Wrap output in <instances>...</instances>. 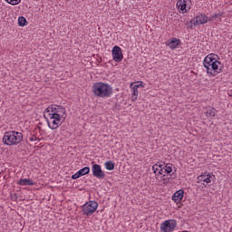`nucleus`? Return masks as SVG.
Masks as SVG:
<instances>
[{
	"instance_id": "obj_1",
	"label": "nucleus",
	"mask_w": 232,
	"mask_h": 232,
	"mask_svg": "<svg viewBox=\"0 0 232 232\" xmlns=\"http://www.w3.org/2000/svg\"><path fill=\"white\" fill-rule=\"evenodd\" d=\"M203 66L206 68L207 73H210V75H217L222 72V63L218 61V55L215 53L205 57Z\"/></svg>"
},
{
	"instance_id": "obj_2",
	"label": "nucleus",
	"mask_w": 232,
	"mask_h": 232,
	"mask_svg": "<svg viewBox=\"0 0 232 232\" xmlns=\"http://www.w3.org/2000/svg\"><path fill=\"white\" fill-rule=\"evenodd\" d=\"M92 93L94 97L106 99L113 93V88L110 84L104 82H96L92 85Z\"/></svg>"
},
{
	"instance_id": "obj_3",
	"label": "nucleus",
	"mask_w": 232,
	"mask_h": 232,
	"mask_svg": "<svg viewBox=\"0 0 232 232\" xmlns=\"http://www.w3.org/2000/svg\"><path fill=\"white\" fill-rule=\"evenodd\" d=\"M2 140L6 146H17L23 141V133L15 130L7 131L4 134Z\"/></svg>"
},
{
	"instance_id": "obj_4",
	"label": "nucleus",
	"mask_w": 232,
	"mask_h": 232,
	"mask_svg": "<svg viewBox=\"0 0 232 232\" xmlns=\"http://www.w3.org/2000/svg\"><path fill=\"white\" fill-rule=\"evenodd\" d=\"M46 113L58 117L64 121L66 119V109L61 105H52L45 110Z\"/></svg>"
},
{
	"instance_id": "obj_5",
	"label": "nucleus",
	"mask_w": 232,
	"mask_h": 232,
	"mask_svg": "<svg viewBox=\"0 0 232 232\" xmlns=\"http://www.w3.org/2000/svg\"><path fill=\"white\" fill-rule=\"evenodd\" d=\"M97 208H99L97 201H88L82 207V211L83 215L88 217L93 215L97 211Z\"/></svg>"
},
{
	"instance_id": "obj_6",
	"label": "nucleus",
	"mask_w": 232,
	"mask_h": 232,
	"mask_svg": "<svg viewBox=\"0 0 232 232\" xmlns=\"http://www.w3.org/2000/svg\"><path fill=\"white\" fill-rule=\"evenodd\" d=\"M63 119L47 112V124L51 130H57L63 124Z\"/></svg>"
},
{
	"instance_id": "obj_7",
	"label": "nucleus",
	"mask_w": 232,
	"mask_h": 232,
	"mask_svg": "<svg viewBox=\"0 0 232 232\" xmlns=\"http://www.w3.org/2000/svg\"><path fill=\"white\" fill-rule=\"evenodd\" d=\"M175 227H177V220H175V219L165 220L160 225V230L162 232H172V231H175Z\"/></svg>"
},
{
	"instance_id": "obj_8",
	"label": "nucleus",
	"mask_w": 232,
	"mask_h": 232,
	"mask_svg": "<svg viewBox=\"0 0 232 232\" xmlns=\"http://www.w3.org/2000/svg\"><path fill=\"white\" fill-rule=\"evenodd\" d=\"M112 59L115 63H121L122 59H124V55L122 54V49L121 47L115 45L112 48Z\"/></svg>"
},
{
	"instance_id": "obj_9",
	"label": "nucleus",
	"mask_w": 232,
	"mask_h": 232,
	"mask_svg": "<svg viewBox=\"0 0 232 232\" xmlns=\"http://www.w3.org/2000/svg\"><path fill=\"white\" fill-rule=\"evenodd\" d=\"M92 175L96 179H104V177H106V174L104 173V171H102V168L101 167V165L92 164Z\"/></svg>"
},
{
	"instance_id": "obj_10",
	"label": "nucleus",
	"mask_w": 232,
	"mask_h": 232,
	"mask_svg": "<svg viewBox=\"0 0 232 232\" xmlns=\"http://www.w3.org/2000/svg\"><path fill=\"white\" fill-rule=\"evenodd\" d=\"M190 23L194 26H198V24H206V23H208V16L206 14H199L192 19Z\"/></svg>"
},
{
	"instance_id": "obj_11",
	"label": "nucleus",
	"mask_w": 232,
	"mask_h": 232,
	"mask_svg": "<svg viewBox=\"0 0 232 232\" xmlns=\"http://www.w3.org/2000/svg\"><path fill=\"white\" fill-rule=\"evenodd\" d=\"M182 198H184V191L182 189L177 190L172 196V200L176 204H179Z\"/></svg>"
},
{
	"instance_id": "obj_12",
	"label": "nucleus",
	"mask_w": 232,
	"mask_h": 232,
	"mask_svg": "<svg viewBox=\"0 0 232 232\" xmlns=\"http://www.w3.org/2000/svg\"><path fill=\"white\" fill-rule=\"evenodd\" d=\"M188 1L189 0H179L177 2V6L179 10L182 12V14H186V12H188V9H186L188 6Z\"/></svg>"
},
{
	"instance_id": "obj_13",
	"label": "nucleus",
	"mask_w": 232,
	"mask_h": 232,
	"mask_svg": "<svg viewBox=\"0 0 232 232\" xmlns=\"http://www.w3.org/2000/svg\"><path fill=\"white\" fill-rule=\"evenodd\" d=\"M152 170L154 173H159V175H164V165L160 164V162H157L152 166Z\"/></svg>"
},
{
	"instance_id": "obj_14",
	"label": "nucleus",
	"mask_w": 232,
	"mask_h": 232,
	"mask_svg": "<svg viewBox=\"0 0 232 232\" xmlns=\"http://www.w3.org/2000/svg\"><path fill=\"white\" fill-rule=\"evenodd\" d=\"M198 182H206V184H209L211 182V174H202L198 177Z\"/></svg>"
},
{
	"instance_id": "obj_15",
	"label": "nucleus",
	"mask_w": 232,
	"mask_h": 232,
	"mask_svg": "<svg viewBox=\"0 0 232 232\" xmlns=\"http://www.w3.org/2000/svg\"><path fill=\"white\" fill-rule=\"evenodd\" d=\"M179 44H180V40L173 38L170 42L168 43L167 46L170 47L171 50H175Z\"/></svg>"
},
{
	"instance_id": "obj_16",
	"label": "nucleus",
	"mask_w": 232,
	"mask_h": 232,
	"mask_svg": "<svg viewBox=\"0 0 232 232\" xmlns=\"http://www.w3.org/2000/svg\"><path fill=\"white\" fill-rule=\"evenodd\" d=\"M205 115L208 119H213L215 117V115H217V110L212 107V108L207 110V111L205 112Z\"/></svg>"
},
{
	"instance_id": "obj_17",
	"label": "nucleus",
	"mask_w": 232,
	"mask_h": 232,
	"mask_svg": "<svg viewBox=\"0 0 232 232\" xmlns=\"http://www.w3.org/2000/svg\"><path fill=\"white\" fill-rule=\"evenodd\" d=\"M18 184L20 186H34V181L32 179H22L19 180Z\"/></svg>"
},
{
	"instance_id": "obj_18",
	"label": "nucleus",
	"mask_w": 232,
	"mask_h": 232,
	"mask_svg": "<svg viewBox=\"0 0 232 232\" xmlns=\"http://www.w3.org/2000/svg\"><path fill=\"white\" fill-rule=\"evenodd\" d=\"M139 86L140 85H134L132 87V101H136L139 95Z\"/></svg>"
},
{
	"instance_id": "obj_19",
	"label": "nucleus",
	"mask_w": 232,
	"mask_h": 232,
	"mask_svg": "<svg viewBox=\"0 0 232 232\" xmlns=\"http://www.w3.org/2000/svg\"><path fill=\"white\" fill-rule=\"evenodd\" d=\"M105 168L109 171H112V169H115V163H113V161H111V160H109V161L105 162Z\"/></svg>"
},
{
	"instance_id": "obj_20",
	"label": "nucleus",
	"mask_w": 232,
	"mask_h": 232,
	"mask_svg": "<svg viewBox=\"0 0 232 232\" xmlns=\"http://www.w3.org/2000/svg\"><path fill=\"white\" fill-rule=\"evenodd\" d=\"M90 173V167H84L78 171L80 177H84V175H88Z\"/></svg>"
},
{
	"instance_id": "obj_21",
	"label": "nucleus",
	"mask_w": 232,
	"mask_h": 232,
	"mask_svg": "<svg viewBox=\"0 0 232 232\" xmlns=\"http://www.w3.org/2000/svg\"><path fill=\"white\" fill-rule=\"evenodd\" d=\"M27 23L28 22L26 21V18H24V16H20L18 18V24H19V26H26Z\"/></svg>"
},
{
	"instance_id": "obj_22",
	"label": "nucleus",
	"mask_w": 232,
	"mask_h": 232,
	"mask_svg": "<svg viewBox=\"0 0 232 232\" xmlns=\"http://www.w3.org/2000/svg\"><path fill=\"white\" fill-rule=\"evenodd\" d=\"M163 169H164V173H167V175H169V173H171V171H173V169L171 168V166L169 164L163 166Z\"/></svg>"
},
{
	"instance_id": "obj_23",
	"label": "nucleus",
	"mask_w": 232,
	"mask_h": 232,
	"mask_svg": "<svg viewBox=\"0 0 232 232\" xmlns=\"http://www.w3.org/2000/svg\"><path fill=\"white\" fill-rule=\"evenodd\" d=\"M29 140L30 142H39V140H41L39 138H37V136L35 135H31L29 137Z\"/></svg>"
},
{
	"instance_id": "obj_24",
	"label": "nucleus",
	"mask_w": 232,
	"mask_h": 232,
	"mask_svg": "<svg viewBox=\"0 0 232 232\" xmlns=\"http://www.w3.org/2000/svg\"><path fill=\"white\" fill-rule=\"evenodd\" d=\"M6 3H8L9 5H19V3H21V0H5Z\"/></svg>"
},
{
	"instance_id": "obj_25",
	"label": "nucleus",
	"mask_w": 232,
	"mask_h": 232,
	"mask_svg": "<svg viewBox=\"0 0 232 232\" xmlns=\"http://www.w3.org/2000/svg\"><path fill=\"white\" fill-rule=\"evenodd\" d=\"M213 15H214V19H220V17H222V15H224V13L219 12V13L215 14Z\"/></svg>"
},
{
	"instance_id": "obj_26",
	"label": "nucleus",
	"mask_w": 232,
	"mask_h": 232,
	"mask_svg": "<svg viewBox=\"0 0 232 232\" xmlns=\"http://www.w3.org/2000/svg\"><path fill=\"white\" fill-rule=\"evenodd\" d=\"M80 174H79V172H76L75 174H73L72 176V180H76V179H80Z\"/></svg>"
},
{
	"instance_id": "obj_27",
	"label": "nucleus",
	"mask_w": 232,
	"mask_h": 232,
	"mask_svg": "<svg viewBox=\"0 0 232 232\" xmlns=\"http://www.w3.org/2000/svg\"><path fill=\"white\" fill-rule=\"evenodd\" d=\"M163 181H164V183L169 182V178L166 177V174H163Z\"/></svg>"
},
{
	"instance_id": "obj_28",
	"label": "nucleus",
	"mask_w": 232,
	"mask_h": 232,
	"mask_svg": "<svg viewBox=\"0 0 232 232\" xmlns=\"http://www.w3.org/2000/svg\"><path fill=\"white\" fill-rule=\"evenodd\" d=\"M213 19H215V16L212 14L211 16H209V17L208 18V21H213Z\"/></svg>"
}]
</instances>
